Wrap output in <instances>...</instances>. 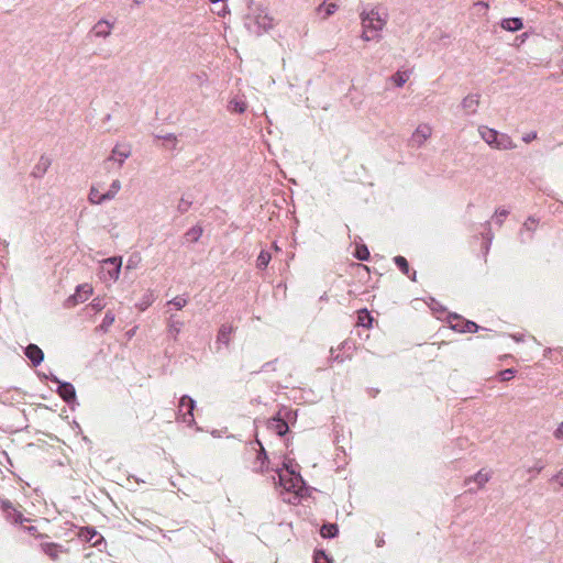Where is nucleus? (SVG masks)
I'll return each instance as SVG.
<instances>
[{
    "label": "nucleus",
    "instance_id": "nucleus-1",
    "mask_svg": "<svg viewBox=\"0 0 563 563\" xmlns=\"http://www.w3.org/2000/svg\"><path fill=\"white\" fill-rule=\"evenodd\" d=\"M245 27L255 35H261L274 26V19L269 15L266 8L252 3L249 7V13L244 20Z\"/></svg>",
    "mask_w": 563,
    "mask_h": 563
},
{
    "label": "nucleus",
    "instance_id": "nucleus-2",
    "mask_svg": "<svg viewBox=\"0 0 563 563\" xmlns=\"http://www.w3.org/2000/svg\"><path fill=\"white\" fill-rule=\"evenodd\" d=\"M362 27L369 30L373 33L380 34L388 21V13L379 5H372L364 8L360 12Z\"/></svg>",
    "mask_w": 563,
    "mask_h": 563
},
{
    "label": "nucleus",
    "instance_id": "nucleus-3",
    "mask_svg": "<svg viewBox=\"0 0 563 563\" xmlns=\"http://www.w3.org/2000/svg\"><path fill=\"white\" fill-rule=\"evenodd\" d=\"M478 133L483 141L495 150L507 151L517 147L516 143L508 134L500 133L495 129L482 125L478 128Z\"/></svg>",
    "mask_w": 563,
    "mask_h": 563
},
{
    "label": "nucleus",
    "instance_id": "nucleus-4",
    "mask_svg": "<svg viewBox=\"0 0 563 563\" xmlns=\"http://www.w3.org/2000/svg\"><path fill=\"white\" fill-rule=\"evenodd\" d=\"M121 266H122L121 257L113 256V257H109V258L104 260L101 264L102 278L104 280H112V282L117 280L120 275Z\"/></svg>",
    "mask_w": 563,
    "mask_h": 563
},
{
    "label": "nucleus",
    "instance_id": "nucleus-5",
    "mask_svg": "<svg viewBox=\"0 0 563 563\" xmlns=\"http://www.w3.org/2000/svg\"><path fill=\"white\" fill-rule=\"evenodd\" d=\"M131 154L132 148L130 144H117L112 148L110 156L104 161L106 168H109L108 164L110 163H115L118 168H121Z\"/></svg>",
    "mask_w": 563,
    "mask_h": 563
},
{
    "label": "nucleus",
    "instance_id": "nucleus-6",
    "mask_svg": "<svg viewBox=\"0 0 563 563\" xmlns=\"http://www.w3.org/2000/svg\"><path fill=\"white\" fill-rule=\"evenodd\" d=\"M195 406V400L187 395H184L179 400L178 418L181 419V421L187 423L188 426H192V423L195 422L192 412Z\"/></svg>",
    "mask_w": 563,
    "mask_h": 563
},
{
    "label": "nucleus",
    "instance_id": "nucleus-7",
    "mask_svg": "<svg viewBox=\"0 0 563 563\" xmlns=\"http://www.w3.org/2000/svg\"><path fill=\"white\" fill-rule=\"evenodd\" d=\"M284 466L286 467L289 477H287V475H284L283 473H278L279 485L284 487L286 490H296L301 486L303 481L301 476L298 473H296V471L291 468L288 464H284Z\"/></svg>",
    "mask_w": 563,
    "mask_h": 563
},
{
    "label": "nucleus",
    "instance_id": "nucleus-8",
    "mask_svg": "<svg viewBox=\"0 0 563 563\" xmlns=\"http://www.w3.org/2000/svg\"><path fill=\"white\" fill-rule=\"evenodd\" d=\"M0 509L9 522L23 523L27 521L23 514L18 510L9 499L0 498Z\"/></svg>",
    "mask_w": 563,
    "mask_h": 563
},
{
    "label": "nucleus",
    "instance_id": "nucleus-9",
    "mask_svg": "<svg viewBox=\"0 0 563 563\" xmlns=\"http://www.w3.org/2000/svg\"><path fill=\"white\" fill-rule=\"evenodd\" d=\"M431 134L432 128L429 124H419L411 135L410 145L417 148L421 147Z\"/></svg>",
    "mask_w": 563,
    "mask_h": 563
},
{
    "label": "nucleus",
    "instance_id": "nucleus-10",
    "mask_svg": "<svg viewBox=\"0 0 563 563\" xmlns=\"http://www.w3.org/2000/svg\"><path fill=\"white\" fill-rule=\"evenodd\" d=\"M52 380L58 384L57 393L59 397L67 404H71L76 399L75 387L67 382H60L57 377H53Z\"/></svg>",
    "mask_w": 563,
    "mask_h": 563
},
{
    "label": "nucleus",
    "instance_id": "nucleus-11",
    "mask_svg": "<svg viewBox=\"0 0 563 563\" xmlns=\"http://www.w3.org/2000/svg\"><path fill=\"white\" fill-rule=\"evenodd\" d=\"M24 354L31 361L33 366H38L44 360L43 351L36 344H29L24 349Z\"/></svg>",
    "mask_w": 563,
    "mask_h": 563
},
{
    "label": "nucleus",
    "instance_id": "nucleus-12",
    "mask_svg": "<svg viewBox=\"0 0 563 563\" xmlns=\"http://www.w3.org/2000/svg\"><path fill=\"white\" fill-rule=\"evenodd\" d=\"M113 24L109 21L101 19L92 27L91 32L96 37L107 38L110 36Z\"/></svg>",
    "mask_w": 563,
    "mask_h": 563
},
{
    "label": "nucleus",
    "instance_id": "nucleus-13",
    "mask_svg": "<svg viewBox=\"0 0 563 563\" xmlns=\"http://www.w3.org/2000/svg\"><path fill=\"white\" fill-rule=\"evenodd\" d=\"M92 292V288L88 284L79 285L76 288V292L69 297V301L74 305L86 301Z\"/></svg>",
    "mask_w": 563,
    "mask_h": 563
},
{
    "label": "nucleus",
    "instance_id": "nucleus-14",
    "mask_svg": "<svg viewBox=\"0 0 563 563\" xmlns=\"http://www.w3.org/2000/svg\"><path fill=\"white\" fill-rule=\"evenodd\" d=\"M492 478V472L481 470L474 476H470L465 479V485H470L472 482L477 485V489L483 488L485 484Z\"/></svg>",
    "mask_w": 563,
    "mask_h": 563
},
{
    "label": "nucleus",
    "instance_id": "nucleus-15",
    "mask_svg": "<svg viewBox=\"0 0 563 563\" xmlns=\"http://www.w3.org/2000/svg\"><path fill=\"white\" fill-rule=\"evenodd\" d=\"M167 333L174 340H177L178 334L181 332L184 322L176 318L175 314H170L166 322Z\"/></svg>",
    "mask_w": 563,
    "mask_h": 563
},
{
    "label": "nucleus",
    "instance_id": "nucleus-16",
    "mask_svg": "<svg viewBox=\"0 0 563 563\" xmlns=\"http://www.w3.org/2000/svg\"><path fill=\"white\" fill-rule=\"evenodd\" d=\"M267 428L279 437L285 435L289 429L287 422L279 417L271 419L267 423Z\"/></svg>",
    "mask_w": 563,
    "mask_h": 563
},
{
    "label": "nucleus",
    "instance_id": "nucleus-17",
    "mask_svg": "<svg viewBox=\"0 0 563 563\" xmlns=\"http://www.w3.org/2000/svg\"><path fill=\"white\" fill-rule=\"evenodd\" d=\"M51 166V159L46 156H41L32 170V176L42 178Z\"/></svg>",
    "mask_w": 563,
    "mask_h": 563
},
{
    "label": "nucleus",
    "instance_id": "nucleus-18",
    "mask_svg": "<svg viewBox=\"0 0 563 563\" xmlns=\"http://www.w3.org/2000/svg\"><path fill=\"white\" fill-rule=\"evenodd\" d=\"M478 103H479V95H476V93L468 95L462 100L463 109L466 110L467 113H471V114L476 113Z\"/></svg>",
    "mask_w": 563,
    "mask_h": 563
},
{
    "label": "nucleus",
    "instance_id": "nucleus-19",
    "mask_svg": "<svg viewBox=\"0 0 563 563\" xmlns=\"http://www.w3.org/2000/svg\"><path fill=\"white\" fill-rule=\"evenodd\" d=\"M500 26L509 32H517L523 27V22L520 18H507L503 19Z\"/></svg>",
    "mask_w": 563,
    "mask_h": 563
},
{
    "label": "nucleus",
    "instance_id": "nucleus-20",
    "mask_svg": "<svg viewBox=\"0 0 563 563\" xmlns=\"http://www.w3.org/2000/svg\"><path fill=\"white\" fill-rule=\"evenodd\" d=\"M233 331L234 328L231 324H222L217 335V343L228 346L230 343V335Z\"/></svg>",
    "mask_w": 563,
    "mask_h": 563
},
{
    "label": "nucleus",
    "instance_id": "nucleus-21",
    "mask_svg": "<svg viewBox=\"0 0 563 563\" xmlns=\"http://www.w3.org/2000/svg\"><path fill=\"white\" fill-rule=\"evenodd\" d=\"M88 201L91 205H102L108 201V198H106V192L101 194L98 186L92 185L88 194Z\"/></svg>",
    "mask_w": 563,
    "mask_h": 563
},
{
    "label": "nucleus",
    "instance_id": "nucleus-22",
    "mask_svg": "<svg viewBox=\"0 0 563 563\" xmlns=\"http://www.w3.org/2000/svg\"><path fill=\"white\" fill-rule=\"evenodd\" d=\"M461 322L463 323V327H460V323H452V329L461 333L477 332L478 325L475 322L468 320H461Z\"/></svg>",
    "mask_w": 563,
    "mask_h": 563
},
{
    "label": "nucleus",
    "instance_id": "nucleus-23",
    "mask_svg": "<svg viewBox=\"0 0 563 563\" xmlns=\"http://www.w3.org/2000/svg\"><path fill=\"white\" fill-rule=\"evenodd\" d=\"M339 532L335 523H325L321 527L320 533L323 538H334Z\"/></svg>",
    "mask_w": 563,
    "mask_h": 563
},
{
    "label": "nucleus",
    "instance_id": "nucleus-24",
    "mask_svg": "<svg viewBox=\"0 0 563 563\" xmlns=\"http://www.w3.org/2000/svg\"><path fill=\"white\" fill-rule=\"evenodd\" d=\"M202 232L203 230L200 225H195L185 233V238L187 241L197 242L201 238Z\"/></svg>",
    "mask_w": 563,
    "mask_h": 563
},
{
    "label": "nucleus",
    "instance_id": "nucleus-25",
    "mask_svg": "<svg viewBox=\"0 0 563 563\" xmlns=\"http://www.w3.org/2000/svg\"><path fill=\"white\" fill-rule=\"evenodd\" d=\"M121 187H122V185L119 179H114L111 183L108 191H106V198H108V201L113 200L115 198L118 192L121 190Z\"/></svg>",
    "mask_w": 563,
    "mask_h": 563
},
{
    "label": "nucleus",
    "instance_id": "nucleus-26",
    "mask_svg": "<svg viewBox=\"0 0 563 563\" xmlns=\"http://www.w3.org/2000/svg\"><path fill=\"white\" fill-rule=\"evenodd\" d=\"M114 320H115L114 313L112 311H107L104 314V318L100 324V330L102 332H108L110 327L113 324Z\"/></svg>",
    "mask_w": 563,
    "mask_h": 563
},
{
    "label": "nucleus",
    "instance_id": "nucleus-27",
    "mask_svg": "<svg viewBox=\"0 0 563 563\" xmlns=\"http://www.w3.org/2000/svg\"><path fill=\"white\" fill-rule=\"evenodd\" d=\"M85 537L88 539V541L92 542L93 547H98L104 541L103 537L98 534L95 529L88 528L87 536H85Z\"/></svg>",
    "mask_w": 563,
    "mask_h": 563
},
{
    "label": "nucleus",
    "instance_id": "nucleus-28",
    "mask_svg": "<svg viewBox=\"0 0 563 563\" xmlns=\"http://www.w3.org/2000/svg\"><path fill=\"white\" fill-rule=\"evenodd\" d=\"M338 10V5L335 3H321L319 7H318V11L321 13V12H324V15H323V19H327L329 18L330 15H332L335 11Z\"/></svg>",
    "mask_w": 563,
    "mask_h": 563
},
{
    "label": "nucleus",
    "instance_id": "nucleus-29",
    "mask_svg": "<svg viewBox=\"0 0 563 563\" xmlns=\"http://www.w3.org/2000/svg\"><path fill=\"white\" fill-rule=\"evenodd\" d=\"M229 110L236 113H243L246 110V104L242 100L233 99L229 103Z\"/></svg>",
    "mask_w": 563,
    "mask_h": 563
},
{
    "label": "nucleus",
    "instance_id": "nucleus-30",
    "mask_svg": "<svg viewBox=\"0 0 563 563\" xmlns=\"http://www.w3.org/2000/svg\"><path fill=\"white\" fill-rule=\"evenodd\" d=\"M409 76L407 75V73L405 71H397L396 74H394L391 77H390V80L397 86V87H401L406 84V81L408 80Z\"/></svg>",
    "mask_w": 563,
    "mask_h": 563
},
{
    "label": "nucleus",
    "instance_id": "nucleus-31",
    "mask_svg": "<svg viewBox=\"0 0 563 563\" xmlns=\"http://www.w3.org/2000/svg\"><path fill=\"white\" fill-rule=\"evenodd\" d=\"M394 262L396 266L402 272V274L408 275L409 274V264L407 260L404 256L397 255L394 257Z\"/></svg>",
    "mask_w": 563,
    "mask_h": 563
},
{
    "label": "nucleus",
    "instance_id": "nucleus-32",
    "mask_svg": "<svg viewBox=\"0 0 563 563\" xmlns=\"http://www.w3.org/2000/svg\"><path fill=\"white\" fill-rule=\"evenodd\" d=\"M271 258H272V256L267 251H262L258 254L257 260H256L257 267L265 268L268 265Z\"/></svg>",
    "mask_w": 563,
    "mask_h": 563
},
{
    "label": "nucleus",
    "instance_id": "nucleus-33",
    "mask_svg": "<svg viewBox=\"0 0 563 563\" xmlns=\"http://www.w3.org/2000/svg\"><path fill=\"white\" fill-rule=\"evenodd\" d=\"M187 299L184 298V297H180V296H177L175 298H173L172 300H169L167 302V305H172L174 306L177 310H180L183 309L186 305H187Z\"/></svg>",
    "mask_w": 563,
    "mask_h": 563
},
{
    "label": "nucleus",
    "instance_id": "nucleus-34",
    "mask_svg": "<svg viewBox=\"0 0 563 563\" xmlns=\"http://www.w3.org/2000/svg\"><path fill=\"white\" fill-rule=\"evenodd\" d=\"M355 256L360 261H367L369 258V251L365 245L358 246Z\"/></svg>",
    "mask_w": 563,
    "mask_h": 563
},
{
    "label": "nucleus",
    "instance_id": "nucleus-35",
    "mask_svg": "<svg viewBox=\"0 0 563 563\" xmlns=\"http://www.w3.org/2000/svg\"><path fill=\"white\" fill-rule=\"evenodd\" d=\"M361 38L363 41H366V42H369V41H373V40L379 41L382 38V35L377 34V33H373L369 30L363 29V33L361 35Z\"/></svg>",
    "mask_w": 563,
    "mask_h": 563
},
{
    "label": "nucleus",
    "instance_id": "nucleus-36",
    "mask_svg": "<svg viewBox=\"0 0 563 563\" xmlns=\"http://www.w3.org/2000/svg\"><path fill=\"white\" fill-rule=\"evenodd\" d=\"M152 302H153V295L147 294L143 297L142 301L137 305V307L140 308V310L144 311L152 305Z\"/></svg>",
    "mask_w": 563,
    "mask_h": 563
},
{
    "label": "nucleus",
    "instance_id": "nucleus-37",
    "mask_svg": "<svg viewBox=\"0 0 563 563\" xmlns=\"http://www.w3.org/2000/svg\"><path fill=\"white\" fill-rule=\"evenodd\" d=\"M313 560L314 563H331V559L323 551H317Z\"/></svg>",
    "mask_w": 563,
    "mask_h": 563
},
{
    "label": "nucleus",
    "instance_id": "nucleus-38",
    "mask_svg": "<svg viewBox=\"0 0 563 563\" xmlns=\"http://www.w3.org/2000/svg\"><path fill=\"white\" fill-rule=\"evenodd\" d=\"M515 374H516V371L514 368H507V369L499 372V378L503 382H507V380H510L511 378H514Z\"/></svg>",
    "mask_w": 563,
    "mask_h": 563
},
{
    "label": "nucleus",
    "instance_id": "nucleus-39",
    "mask_svg": "<svg viewBox=\"0 0 563 563\" xmlns=\"http://www.w3.org/2000/svg\"><path fill=\"white\" fill-rule=\"evenodd\" d=\"M191 206V201L185 199V198H181L177 205V210L179 213H185L189 210Z\"/></svg>",
    "mask_w": 563,
    "mask_h": 563
},
{
    "label": "nucleus",
    "instance_id": "nucleus-40",
    "mask_svg": "<svg viewBox=\"0 0 563 563\" xmlns=\"http://www.w3.org/2000/svg\"><path fill=\"white\" fill-rule=\"evenodd\" d=\"M508 211L506 209H497L496 212H495V219H496V223L498 225H501L503 224V221L504 219L508 216Z\"/></svg>",
    "mask_w": 563,
    "mask_h": 563
},
{
    "label": "nucleus",
    "instance_id": "nucleus-41",
    "mask_svg": "<svg viewBox=\"0 0 563 563\" xmlns=\"http://www.w3.org/2000/svg\"><path fill=\"white\" fill-rule=\"evenodd\" d=\"M534 227H536V220L532 217H530L523 223L522 229L526 231L532 232L534 230Z\"/></svg>",
    "mask_w": 563,
    "mask_h": 563
},
{
    "label": "nucleus",
    "instance_id": "nucleus-42",
    "mask_svg": "<svg viewBox=\"0 0 563 563\" xmlns=\"http://www.w3.org/2000/svg\"><path fill=\"white\" fill-rule=\"evenodd\" d=\"M156 137H157V139H162V140L166 141V142H170V143H173L174 145H175V144H176V142H177V137H176V135H175V134H173V133H167V134H165V135H157Z\"/></svg>",
    "mask_w": 563,
    "mask_h": 563
},
{
    "label": "nucleus",
    "instance_id": "nucleus-43",
    "mask_svg": "<svg viewBox=\"0 0 563 563\" xmlns=\"http://www.w3.org/2000/svg\"><path fill=\"white\" fill-rule=\"evenodd\" d=\"M257 460L261 461V466H260L258 471L263 472V466H264V464H265V462L267 460V455H266V452H265L263 446H261V452H260V454L257 456Z\"/></svg>",
    "mask_w": 563,
    "mask_h": 563
},
{
    "label": "nucleus",
    "instance_id": "nucleus-44",
    "mask_svg": "<svg viewBox=\"0 0 563 563\" xmlns=\"http://www.w3.org/2000/svg\"><path fill=\"white\" fill-rule=\"evenodd\" d=\"M364 312H365V318L367 319V322H364V318L362 316H360L358 317L360 324H362L363 327H369L373 319L366 310H364Z\"/></svg>",
    "mask_w": 563,
    "mask_h": 563
},
{
    "label": "nucleus",
    "instance_id": "nucleus-45",
    "mask_svg": "<svg viewBox=\"0 0 563 563\" xmlns=\"http://www.w3.org/2000/svg\"><path fill=\"white\" fill-rule=\"evenodd\" d=\"M536 139H537V132H534V131L529 132V133H527V134H525V135L522 136V141H523L525 143H530V142H532V141H533V140H536Z\"/></svg>",
    "mask_w": 563,
    "mask_h": 563
},
{
    "label": "nucleus",
    "instance_id": "nucleus-46",
    "mask_svg": "<svg viewBox=\"0 0 563 563\" xmlns=\"http://www.w3.org/2000/svg\"><path fill=\"white\" fill-rule=\"evenodd\" d=\"M553 435L558 440H563V421L556 428V430L554 431Z\"/></svg>",
    "mask_w": 563,
    "mask_h": 563
},
{
    "label": "nucleus",
    "instance_id": "nucleus-47",
    "mask_svg": "<svg viewBox=\"0 0 563 563\" xmlns=\"http://www.w3.org/2000/svg\"><path fill=\"white\" fill-rule=\"evenodd\" d=\"M461 320H463L460 316L457 314H450L449 316V321L450 323H460V327H463V323L461 322Z\"/></svg>",
    "mask_w": 563,
    "mask_h": 563
},
{
    "label": "nucleus",
    "instance_id": "nucleus-48",
    "mask_svg": "<svg viewBox=\"0 0 563 563\" xmlns=\"http://www.w3.org/2000/svg\"><path fill=\"white\" fill-rule=\"evenodd\" d=\"M552 481H555L560 484L561 487H563V470L558 472L553 477Z\"/></svg>",
    "mask_w": 563,
    "mask_h": 563
},
{
    "label": "nucleus",
    "instance_id": "nucleus-49",
    "mask_svg": "<svg viewBox=\"0 0 563 563\" xmlns=\"http://www.w3.org/2000/svg\"><path fill=\"white\" fill-rule=\"evenodd\" d=\"M543 467L544 466L540 462H538V463H536V465L533 467H531L529 470V472L533 471V472L540 473L543 470Z\"/></svg>",
    "mask_w": 563,
    "mask_h": 563
},
{
    "label": "nucleus",
    "instance_id": "nucleus-50",
    "mask_svg": "<svg viewBox=\"0 0 563 563\" xmlns=\"http://www.w3.org/2000/svg\"><path fill=\"white\" fill-rule=\"evenodd\" d=\"M47 554L52 558V559H56L57 558V550L56 548H49L48 551H47Z\"/></svg>",
    "mask_w": 563,
    "mask_h": 563
},
{
    "label": "nucleus",
    "instance_id": "nucleus-51",
    "mask_svg": "<svg viewBox=\"0 0 563 563\" xmlns=\"http://www.w3.org/2000/svg\"><path fill=\"white\" fill-rule=\"evenodd\" d=\"M511 338L516 341V342H521L523 340V335L521 334H512Z\"/></svg>",
    "mask_w": 563,
    "mask_h": 563
},
{
    "label": "nucleus",
    "instance_id": "nucleus-52",
    "mask_svg": "<svg viewBox=\"0 0 563 563\" xmlns=\"http://www.w3.org/2000/svg\"><path fill=\"white\" fill-rule=\"evenodd\" d=\"M475 5L484 8V9H488V3L484 2V1H478L475 3Z\"/></svg>",
    "mask_w": 563,
    "mask_h": 563
},
{
    "label": "nucleus",
    "instance_id": "nucleus-53",
    "mask_svg": "<svg viewBox=\"0 0 563 563\" xmlns=\"http://www.w3.org/2000/svg\"><path fill=\"white\" fill-rule=\"evenodd\" d=\"M407 276H408L411 280H413V282H415V280H416L417 273H416V271H413L411 274L409 273Z\"/></svg>",
    "mask_w": 563,
    "mask_h": 563
},
{
    "label": "nucleus",
    "instance_id": "nucleus-54",
    "mask_svg": "<svg viewBox=\"0 0 563 563\" xmlns=\"http://www.w3.org/2000/svg\"><path fill=\"white\" fill-rule=\"evenodd\" d=\"M93 307H95L96 309H101V305H100L99 302H98V303H93Z\"/></svg>",
    "mask_w": 563,
    "mask_h": 563
},
{
    "label": "nucleus",
    "instance_id": "nucleus-55",
    "mask_svg": "<svg viewBox=\"0 0 563 563\" xmlns=\"http://www.w3.org/2000/svg\"><path fill=\"white\" fill-rule=\"evenodd\" d=\"M135 4H141L142 1L141 0H133Z\"/></svg>",
    "mask_w": 563,
    "mask_h": 563
},
{
    "label": "nucleus",
    "instance_id": "nucleus-56",
    "mask_svg": "<svg viewBox=\"0 0 563 563\" xmlns=\"http://www.w3.org/2000/svg\"><path fill=\"white\" fill-rule=\"evenodd\" d=\"M380 543H384V540H379V541L377 542V547H380Z\"/></svg>",
    "mask_w": 563,
    "mask_h": 563
},
{
    "label": "nucleus",
    "instance_id": "nucleus-57",
    "mask_svg": "<svg viewBox=\"0 0 563 563\" xmlns=\"http://www.w3.org/2000/svg\"><path fill=\"white\" fill-rule=\"evenodd\" d=\"M380 543H384V540H379V541L377 542V547H380Z\"/></svg>",
    "mask_w": 563,
    "mask_h": 563
},
{
    "label": "nucleus",
    "instance_id": "nucleus-58",
    "mask_svg": "<svg viewBox=\"0 0 563 563\" xmlns=\"http://www.w3.org/2000/svg\"><path fill=\"white\" fill-rule=\"evenodd\" d=\"M380 543H384V540H379V541L377 542V547H380Z\"/></svg>",
    "mask_w": 563,
    "mask_h": 563
},
{
    "label": "nucleus",
    "instance_id": "nucleus-59",
    "mask_svg": "<svg viewBox=\"0 0 563 563\" xmlns=\"http://www.w3.org/2000/svg\"><path fill=\"white\" fill-rule=\"evenodd\" d=\"M256 443L262 446V442L260 440H256Z\"/></svg>",
    "mask_w": 563,
    "mask_h": 563
},
{
    "label": "nucleus",
    "instance_id": "nucleus-60",
    "mask_svg": "<svg viewBox=\"0 0 563 563\" xmlns=\"http://www.w3.org/2000/svg\"><path fill=\"white\" fill-rule=\"evenodd\" d=\"M256 443L262 446V442L260 440H256Z\"/></svg>",
    "mask_w": 563,
    "mask_h": 563
},
{
    "label": "nucleus",
    "instance_id": "nucleus-61",
    "mask_svg": "<svg viewBox=\"0 0 563 563\" xmlns=\"http://www.w3.org/2000/svg\"><path fill=\"white\" fill-rule=\"evenodd\" d=\"M256 443L262 446V442L260 440H256Z\"/></svg>",
    "mask_w": 563,
    "mask_h": 563
}]
</instances>
